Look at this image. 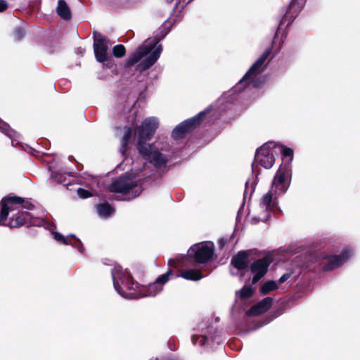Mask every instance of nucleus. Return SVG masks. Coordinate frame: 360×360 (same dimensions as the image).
<instances>
[{"mask_svg":"<svg viewBox=\"0 0 360 360\" xmlns=\"http://www.w3.org/2000/svg\"><path fill=\"white\" fill-rule=\"evenodd\" d=\"M281 152L283 160L286 159L285 163L281 165L273 179L270 190L261 199L257 208V221H265L269 217L271 212L277 207V198L279 195L284 193L288 188V179L290 176V163L293 158V151L291 148L281 146Z\"/></svg>","mask_w":360,"mask_h":360,"instance_id":"f257e3e1","label":"nucleus"},{"mask_svg":"<svg viewBox=\"0 0 360 360\" xmlns=\"http://www.w3.org/2000/svg\"><path fill=\"white\" fill-rule=\"evenodd\" d=\"M113 284L116 291L125 298H139L145 296H155L162 289V285L166 283L172 275V271L168 270L165 274L157 278L155 282L150 284L147 292H136L138 287L131 279L127 271H124L120 266H115L112 271Z\"/></svg>","mask_w":360,"mask_h":360,"instance_id":"f03ea898","label":"nucleus"},{"mask_svg":"<svg viewBox=\"0 0 360 360\" xmlns=\"http://www.w3.org/2000/svg\"><path fill=\"white\" fill-rule=\"evenodd\" d=\"M159 126L156 117L146 118L138 128L135 134L138 135V150L141 156L155 167H160L166 163L167 159L159 151L156 144H148L146 141L151 139Z\"/></svg>","mask_w":360,"mask_h":360,"instance_id":"7ed1b4c3","label":"nucleus"},{"mask_svg":"<svg viewBox=\"0 0 360 360\" xmlns=\"http://www.w3.org/2000/svg\"><path fill=\"white\" fill-rule=\"evenodd\" d=\"M162 46L155 38L146 39L124 62L125 68L136 65V69L143 71L151 67L159 58Z\"/></svg>","mask_w":360,"mask_h":360,"instance_id":"20e7f679","label":"nucleus"},{"mask_svg":"<svg viewBox=\"0 0 360 360\" xmlns=\"http://www.w3.org/2000/svg\"><path fill=\"white\" fill-rule=\"evenodd\" d=\"M109 189L111 192L123 193L126 200L133 199L139 195L141 192V186L131 176L120 177L114 181Z\"/></svg>","mask_w":360,"mask_h":360,"instance_id":"39448f33","label":"nucleus"},{"mask_svg":"<svg viewBox=\"0 0 360 360\" xmlns=\"http://www.w3.org/2000/svg\"><path fill=\"white\" fill-rule=\"evenodd\" d=\"M214 248L212 242H202L193 245L188 250V254L197 263L204 264L213 257Z\"/></svg>","mask_w":360,"mask_h":360,"instance_id":"423d86ee","label":"nucleus"},{"mask_svg":"<svg viewBox=\"0 0 360 360\" xmlns=\"http://www.w3.org/2000/svg\"><path fill=\"white\" fill-rule=\"evenodd\" d=\"M276 144L273 142H268L263 144L257 150L255 160L265 169H270L275 162L274 154Z\"/></svg>","mask_w":360,"mask_h":360,"instance_id":"0eeeda50","label":"nucleus"},{"mask_svg":"<svg viewBox=\"0 0 360 360\" xmlns=\"http://www.w3.org/2000/svg\"><path fill=\"white\" fill-rule=\"evenodd\" d=\"M22 202V199L19 197H8L1 200V211L0 214V221L7 219L10 212H17L20 211V205Z\"/></svg>","mask_w":360,"mask_h":360,"instance_id":"6e6552de","label":"nucleus"},{"mask_svg":"<svg viewBox=\"0 0 360 360\" xmlns=\"http://www.w3.org/2000/svg\"><path fill=\"white\" fill-rule=\"evenodd\" d=\"M269 50H266L262 53V55L257 59V60L253 64L248 72L240 79L238 85H242L243 83L247 82L253 83V79L262 72V66L269 56Z\"/></svg>","mask_w":360,"mask_h":360,"instance_id":"1a4fd4ad","label":"nucleus"},{"mask_svg":"<svg viewBox=\"0 0 360 360\" xmlns=\"http://www.w3.org/2000/svg\"><path fill=\"white\" fill-rule=\"evenodd\" d=\"M204 112H200L198 115L188 119L179 124L173 130L172 136L174 139L183 138L188 131H190L199 122Z\"/></svg>","mask_w":360,"mask_h":360,"instance_id":"9d476101","label":"nucleus"},{"mask_svg":"<svg viewBox=\"0 0 360 360\" xmlns=\"http://www.w3.org/2000/svg\"><path fill=\"white\" fill-rule=\"evenodd\" d=\"M270 263V259L264 257L257 259L252 264L250 269L252 273L255 274L252 278V283H256L266 274Z\"/></svg>","mask_w":360,"mask_h":360,"instance_id":"9b49d317","label":"nucleus"},{"mask_svg":"<svg viewBox=\"0 0 360 360\" xmlns=\"http://www.w3.org/2000/svg\"><path fill=\"white\" fill-rule=\"evenodd\" d=\"M108 40L105 37L99 36L94 38V50L97 61L103 63L106 60L108 49Z\"/></svg>","mask_w":360,"mask_h":360,"instance_id":"f8f14e48","label":"nucleus"},{"mask_svg":"<svg viewBox=\"0 0 360 360\" xmlns=\"http://www.w3.org/2000/svg\"><path fill=\"white\" fill-rule=\"evenodd\" d=\"M352 255V252L349 250H345L342 252L340 256H333L328 258V262L324 266L325 271H329L339 267L344 262H345Z\"/></svg>","mask_w":360,"mask_h":360,"instance_id":"ddd939ff","label":"nucleus"},{"mask_svg":"<svg viewBox=\"0 0 360 360\" xmlns=\"http://www.w3.org/2000/svg\"><path fill=\"white\" fill-rule=\"evenodd\" d=\"M273 300L271 297H266L254 305L247 311L249 316H257L266 312L272 305Z\"/></svg>","mask_w":360,"mask_h":360,"instance_id":"4468645a","label":"nucleus"},{"mask_svg":"<svg viewBox=\"0 0 360 360\" xmlns=\"http://www.w3.org/2000/svg\"><path fill=\"white\" fill-rule=\"evenodd\" d=\"M29 215L27 212L22 210L13 213L7 224L10 227H19L26 223Z\"/></svg>","mask_w":360,"mask_h":360,"instance_id":"2eb2a0df","label":"nucleus"},{"mask_svg":"<svg viewBox=\"0 0 360 360\" xmlns=\"http://www.w3.org/2000/svg\"><path fill=\"white\" fill-rule=\"evenodd\" d=\"M249 252L242 251L235 255L231 259V265L238 270L243 269L247 267L249 263Z\"/></svg>","mask_w":360,"mask_h":360,"instance_id":"dca6fc26","label":"nucleus"},{"mask_svg":"<svg viewBox=\"0 0 360 360\" xmlns=\"http://www.w3.org/2000/svg\"><path fill=\"white\" fill-rule=\"evenodd\" d=\"M57 14L65 20H70L72 14L69 6L64 0H59L56 7Z\"/></svg>","mask_w":360,"mask_h":360,"instance_id":"f3484780","label":"nucleus"},{"mask_svg":"<svg viewBox=\"0 0 360 360\" xmlns=\"http://www.w3.org/2000/svg\"><path fill=\"white\" fill-rule=\"evenodd\" d=\"M181 276L186 280L198 281L202 278L201 272L198 270L188 269L181 272Z\"/></svg>","mask_w":360,"mask_h":360,"instance_id":"a211bd4d","label":"nucleus"},{"mask_svg":"<svg viewBox=\"0 0 360 360\" xmlns=\"http://www.w3.org/2000/svg\"><path fill=\"white\" fill-rule=\"evenodd\" d=\"M96 210L100 217H107L110 216L114 210L108 204H101L96 206Z\"/></svg>","mask_w":360,"mask_h":360,"instance_id":"6ab92c4d","label":"nucleus"},{"mask_svg":"<svg viewBox=\"0 0 360 360\" xmlns=\"http://www.w3.org/2000/svg\"><path fill=\"white\" fill-rule=\"evenodd\" d=\"M278 288V284L274 281H269L264 283L260 288V292L263 295H266L269 292Z\"/></svg>","mask_w":360,"mask_h":360,"instance_id":"aec40b11","label":"nucleus"},{"mask_svg":"<svg viewBox=\"0 0 360 360\" xmlns=\"http://www.w3.org/2000/svg\"><path fill=\"white\" fill-rule=\"evenodd\" d=\"M253 294V288L249 285H245L239 291L236 292V295L243 299H246L251 297Z\"/></svg>","mask_w":360,"mask_h":360,"instance_id":"412c9836","label":"nucleus"},{"mask_svg":"<svg viewBox=\"0 0 360 360\" xmlns=\"http://www.w3.org/2000/svg\"><path fill=\"white\" fill-rule=\"evenodd\" d=\"M112 52L115 57L121 58L125 55L126 50L123 45L119 44L114 46Z\"/></svg>","mask_w":360,"mask_h":360,"instance_id":"4be33fe9","label":"nucleus"},{"mask_svg":"<svg viewBox=\"0 0 360 360\" xmlns=\"http://www.w3.org/2000/svg\"><path fill=\"white\" fill-rule=\"evenodd\" d=\"M207 341V338L203 335H193L192 336V342L193 345H199L200 346H203Z\"/></svg>","mask_w":360,"mask_h":360,"instance_id":"5701e85b","label":"nucleus"},{"mask_svg":"<svg viewBox=\"0 0 360 360\" xmlns=\"http://www.w3.org/2000/svg\"><path fill=\"white\" fill-rule=\"evenodd\" d=\"M131 134H132L131 129L130 128H128L126 130L125 134H124V137H123V139H122V146H127L129 140L131 138Z\"/></svg>","mask_w":360,"mask_h":360,"instance_id":"b1692460","label":"nucleus"},{"mask_svg":"<svg viewBox=\"0 0 360 360\" xmlns=\"http://www.w3.org/2000/svg\"><path fill=\"white\" fill-rule=\"evenodd\" d=\"M54 238L56 240L61 242L64 244H68V237H64L63 236H62L61 234H60L58 233H54Z\"/></svg>","mask_w":360,"mask_h":360,"instance_id":"393cba45","label":"nucleus"},{"mask_svg":"<svg viewBox=\"0 0 360 360\" xmlns=\"http://www.w3.org/2000/svg\"><path fill=\"white\" fill-rule=\"evenodd\" d=\"M77 194L82 198H86L91 195V193L89 191L83 188H78Z\"/></svg>","mask_w":360,"mask_h":360,"instance_id":"a878e982","label":"nucleus"},{"mask_svg":"<svg viewBox=\"0 0 360 360\" xmlns=\"http://www.w3.org/2000/svg\"><path fill=\"white\" fill-rule=\"evenodd\" d=\"M0 129L9 136H11V134L8 131V126L1 120H0Z\"/></svg>","mask_w":360,"mask_h":360,"instance_id":"bb28decb","label":"nucleus"},{"mask_svg":"<svg viewBox=\"0 0 360 360\" xmlns=\"http://www.w3.org/2000/svg\"><path fill=\"white\" fill-rule=\"evenodd\" d=\"M32 207H33V205L30 202H27V201L25 202L23 200H22V202L20 205V210H21L22 208L30 210Z\"/></svg>","mask_w":360,"mask_h":360,"instance_id":"cd10ccee","label":"nucleus"},{"mask_svg":"<svg viewBox=\"0 0 360 360\" xmlns=\"http://www.w3.org/2000/svg\"><path fill=\"white\" fill-rule=\"evenodd\" d=\"M8 8L6 1L0 0V12L5 11Z\"/></svg>","mask_w":360,"mask_h":360,"instance_id":"c85d7f7f","label":"nucleus"},{"mask_svg":"<svg viewBox=\"0 0 360 360\" xmlns=\"http://www.w3.org/2000/svg\"><path fill=\"white\" fill-rule=\"evenodd\" d=\"M16 37L18 39H20L22 35H23V32L22 31L20 30V29H18V30H16Z\"/></svg>","mask_w":360,"mask_h":360,"instance_id":"c756f323","label":"nucleus"},{"mask_svg":"<svg viewBox=\"0 0 360 360\" xmlns=\"http://www.w3.org/2000/svg\"><path fill=\"white\" fill-rule=\"evenodd\" d=\"M288 278V276L287 275H283V276H281L279 279V283H283L285 281L287 280V278Z\"/></svg>","mask_w":360,"mask_h":360,"instance_id":"7c9ffc66","label":"nucleus"},{"mask_svg":"<svg viewBox=\"0 0 360 360\" xmlns=\"http://www.w3.org/2000/svg\"><path fill=\"white\" fill-rule=\"evenodd\" d=\"M98 184V180L95 178H92L91 179V185Z\"/></svg>","mask_w":360,"mask_h":360,"instance_id":"2f4dec72","label":"nucleus"},{"mask_svg":"<svg viewBox=\"0 0 360 360\" xmlns=\"http://www.w3.org/2000/svg\"><path fill=\"white\" fill-rule=\"evenodd\" d=\"M219 243L220 246L222 248L225 245L226 241L224 239H221L219 241Z\"/></svg>","mask_w":360,"mask_h":360,"instance_id":"473e14b6","label":"nucleus"},{"mask_svg":"<svg viewBox=\"0 0 360 360\" xmlns=\"http://www.w3.org/2000/svg\"><path fill=\"white\" fill-rule=\"evenodd\" d=\"M172 260H169V264L170 265H172Z\"/></svg>","mask_w":360,"mask_h":360,"instance_id":"72a5a7b5","label":"nucleus"},{"mask_svg":"<svg viewBox=\"0 0 360 360\" xmlns=\"http://www.w3.org/2000/svg\"><path fill=\"white\" fill-rule=\"evenodd\" d=\"M296 0H293L292 2V5L295 4Z\"/></svg>","mask_w":360,"mask_h":360,"instance_id":"f704fd0d","label":"nucleus"},{"mask_svg":"<svg viewBox=\"0 0 360 360\" xmlns=\"http://www.w3.org/2000/svg\"><path fill=\"white\" fill-rule=\"evenodd\" d=\"M4 221H5V220H4V221H1V222H2V223H4V225H8V224H7L6 223H5Z\"/></svg>","mask_w":360,"mask_h":360,"instance_id":"c9c22d12","label":"nucleus"},{"mask_svg":"<svg viewBox=\"0 0 360 360\" xmlns=\"http://www.w3.org/2000/svg\"><path fill=\"white\" fill-rule=\"evenodd\" d=\"M167 1H169V2H172V1H173L174 0H167Z\"/></svg>","mask_w":360,"mask_h":360,"instance_id":"e433bc0d","label":"nucleus"}]
</instances>
